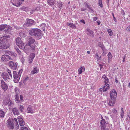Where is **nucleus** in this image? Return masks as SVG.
<instances>
[{"label":"nucleus","instance_id":"nucleus-1","mask_svg":"<svg viewBox=\"0 0 130 130\" xmlns=\"http://www.w3.org/2000/svg\"><path fill=\"white\" fill-rule=\"evenodd\" d=\"M9 38L8 36H3L0 38V49H7L10 46V44L7 43V39Z\"/></svg>","mask_w":130,"mask_h":130},{"label":"nucleus","instance_id":"nucleus-2","mask_svg":"<svg viewBox=\"0 0 130 130\" xmlns=\"http://www.w3.org/2000/svg\"><path fill=\"white\" fill-rule=\"evenodd\" d=\"M41 31L38 29H33L29 30V32L30 35L35 36L37 39L39 40L41 38L42 36Z\"/></svg>","mask_w":130,"mask_h":130},{"label":"nucleus","instance_id":"nucleus-3","mask_svg":"<svg viewBox=\"0 0 130 130\" xmlns=\"http://www.w3.org/2000/svg\"><path fill=\"white\" fill-rule=\"evenodd\" d=\"M23 71V69H21L18 72L15 71H14L13 72V76L14 78L13 80L14 83H18Z\"/></svg>","mask_w":130,"mask_h":130},{"label":"nucleus","instance_id":"nucleus-4","mask_svg":"<svg viewBox=\"0 0 130 130\" xmlns=\"http://www.w3.org/2000/svg\"><path fill=\"white\" fill-rule=\"evenodd\" d=\"M27 41L28 43V45L31 49L34 50L35 47L34 44H32L35 42V40L32 37L29 36L28 37Z\"/></svg>","mask_w":130,"mask_h":130},{"label":"nucleus","instance_id":"nucleus-5","mask_svg":"<svg viewBox=\"0 0 130 130\" xmlns=\"http://www.w3.org/2000/svg\"><path fill=\"white\" fill-rule=\"evenodd\" d=\"M15 43L16 45L20 48L23 49L24 44L21 40V38L18 37L15 39Z\"/></svg>","mask_w":130,"mask_h":130},{"label":"nucleus","instance_id":"nucleus-6","mask_svg":"<svg viewBox=\"0 0 130 130\" xmlns=\"http://www.w3.org/2000/svg\"><path fill=\"white\" fill-rule=\"evenodd\" d=\"M23 1V0H11L10 2L13 5L18 7L22 4Z\"/></svg>","mask_w":130,"mask_h":130},{"label":"nucleus","instance_id":"nucleus-7","mask_svg":"<svg viewBox=\"0 0 130 130\" xmlns=\"http://www.w3.org/2000/svg\"><path fill=\"white\" fill-rule=\"evenodd\" d=\"M8 65L10 68L13 70H15L17 68L16 64L13 61H9L8 62Z\"/></svg>","mask_w":130,"mask_h":130},{"label":"nucleus","instance_id":"nucleus-8","mask_svg":"<svg viewBox=\"0 0 130 130\" xmlns=\"http://www.w3.org/2000/svg\"><path fill=\"white\" fill-rule=\"evenodd\" d=\"M7 126L9 128L13 129L14 128V123L10 119H8L7 121Z\"/></svg>","mask_w":130,"mask_h":130},{"label":"nucleus","instance_id":"nucleus-9","mask_svg":"<svg viewBox=\"0 0 130 130\" xmlns=\"http://www.w3.org/2000/svg\"><path fill=\"white\" fill-rule=\"evenodd\" d=\"M1 84L2 88L4 91H5L7 89L8 86L4 82V80L2 79L1 80Z\"/></svg>","mask_w":130,"mask_h":130},{"label":"nucleus","instance_id":"nucleus-10","mask_svg":"<svg viewBox=\"0 0 130 130\" xmlns=\"http://www.w3.org/2000/svg\"><path fill=\"white\" fill-rule=\"evenodd\" d=\"M117 95V93L114 89L112 90L110 92V99H115Z\"/></svg>","mask_w":130,"mask_h":130},{"label":"nucleus","instance_id":"nucleus-11","mask_svg":"<svg viewBox=\"0 0 130 130\" xmlns=\"http://www.w3.org/2000/svg\"><path fill=\"white\" fill-rule=\"evenodd\" d=\"M34 21L33 20L29 19H26V22L25 24L24 25L25 26L26 25L27 26H30L34 24Z\"/></svg>","mask_w":130,"mask_h":130},{"label":"nucleus","instance_id":"nucleus-12","mask_svg":"<svg viewBox=\"0 0 130 130\" xmlns=\"http://www.w3.org/2000/svg\"><path fill=\"white\" fill-rule=\"evenodd\" d=\"M1 77L5 80L10 79V78L8 73L5 72H3L1 75Z\"/></svg>","mask_w":130,"mask_h":130},{"label":"nucleus","instance_id":"nucleus-13","mask_svg":"<svg viewBox=\"0 0 130 130\" xmlns=\"http://www.w3.org/2000/svg\"><path fill=\"white\" fill-rule=\"evenodd\" d=\"M11 59V58L10 56L6 55H3L1 57L2 60L3 61H6Z\"/></svg>","mask_w":130,"mask_h":130},{"label":"nucleus","instance_id":"nucleus-14","mask_svg":"<svg viewBox=\"0 0 130 130\" xmlns=\"http://www.w3.org/2000/svg\"><path fill=\"white\" fill-rule=\"evenodd\" d=\"M35 56V54L34 53H31L29 56L28 59V62L29 64L31 63Z\"/></svg>","mask_w":130,"mask_h":130},{"label":"nucleus","instance_id":"nucleus-15","mask_svg":"<svg viewBox=\"0 0 130 130\" xmlns=\"http://www.w3.org/2000/svg\"><path fill=\"white\" fill-rule=\"evenodd\" d=\"M12 28L11 27H10L9 25H0V31H2L5 28Z\"/></svg>","mask_w":130,"mask_h":130},{"label":"nucleus","instance_id":"nucleus-16","mask_svg":"<svg viewBox=\"0 0 130 130\" xmlns=\"http://www.w3.org/2000/svg\"><path fill=\"white\" fill-rule=\"evenodd\" d=\"M29 47H30L29 45H26L23 47L24 50L26 53H28L30 50Z\"/></svg>","mask_w":130,"mask_h":130},{"label":"nucleus","instance_id":"nucleus-17","mask_svg":"<svg viewBox=\"0 0 130 130\" xmlns=\"http://www.w3.org/2000/svg\"><path fill=\"white\" fill-rule=\"evenodd\" d=\"M26 111L28 113H34V111L32 109L30 105L28 106Z\"/></svg>","mask_w":130,"mask_h":130},{"label":"nucleus","instance_id":"nucleus-18","mask_svg":"<svg viewBox=\"0 0 130 130\" xmlns=\"http://www.w3.org/2000/svg\"><path fill=\"white\" fill-rule=\"evenodd\" d=\"M12 111L15 115H19L18 110L16 108H13L12 109Z\"/></svg>","mask_w":130,"mask_h":130},{"label":"nucleus","instance_id":"nucleus-19","mask_svg":"<svg viewBox=\"0 0 130 130\" xmlns=\"http://www.w3.org/2000/svg\"><path fill=\"white\" fill-rule=\"evenodd\" d=\"M18 119L19 120V124L20 125L23 126L25 125V122L22 118H19Z\"/></svg>","mask_w":130,"mask_h":130},{"label":"nucleus","instance_id":"nucleus-20","mask_svg":"<svg viewBox=\"0 0 130 130\" xmlns=\"http://www.w3.org/2000/svg\"><path fill=\"white\" fill-rule=\"evenodd\" d=\"M109 88V84H105V86L103 88V91L104 92L107 91V89Z\"/></svg>","mask_w":130,"mask_h":130},{"label":"nucleus","instance_id":"nucleus-21","mask_svg":"<svg viewBox=\"0 0 130 130\" xmlns=\"http://www.w3.org/2000/svg\"><path fill=\"white\" fill-rule=\"evenodd\" d=\"M115 99H111L109 101V103H108L109 105L110 106H113V105L115 103Z\"/></svg>","mask_w":130,"mask_h":130},{"label":"nucleus","instance_id":"nucleus-22","mask_svg":"<svg viewBox=\"0 0 130 130\" xmlns=\"http://www.w3.org/2000/svg\"><path fill=\"white\" fill-rule=\"evenodd\" d=\"M85 71V68L84 66H81L80 68H79L78 70V74H80L82 72Z\"/></svg>","mask_w":130,"mask_h":130},{"label":"nucleus","instance_id":"nucleus-23","mask_svg":"<svg viewBox=\"0 0 130 130\" xmlns=\"http://www.w3.org/2000/svg\"><path fill=\"white\" fill-rule=\"evenodd\" d=\"M87 34L88 35H91L93 36L94 32L92 30H90L89 29H87Z\"/></svg>","mask_w":130,"mask_h":130},{"label":"nucleus","instance_id":"nucleus-24","mask_svg":"<svg viewBox=\"0 0 130 130\" xmlns=\"http://www.w3.org/2000/svg\"><path fill=\"white\" fill-rule=\"evenodd\" d=\"M38 72V69L37 67L34 68L33 70L31 72V73L34 74H35L37 73Z\"/></svg>","mask_w":130,"mask_h":130},{"label":"nucleus","instance_id":"nucleus-25","mask_svg":"<svg viewBox=\"0 0 130 130\" xmlns=\"http://www.w3.org/2000/svg\"><path fill=\"white\" fill-rule=\"evenodd\" d=\"M102 78L105 80L104 82L105 84H107L109 82L108 78L105 75L103 76Z\"/></svg>","mask_w":130,"mask_h":130},{"label":"nucleus","instance_id":"nucleus-26","mask_svg":"<svg viewBox=\"0 0 130 130\" xmlns=\"http://www.w3.org/2000/svg\"><path fill=\"white\" fill-rule=\"evenodd\" d=\"M4 103H5V104L6 105H8L9 104L10 100L8 98H5L4 100Z\"/></svg>","mask_w":130,"mask_h":130},{"label":"nucleus","instance_id":"nucleus-27","mask_svg":"<svg viewBox=\"0 0 130 130\" xmlns=\"http://www.w3.org/2000/svg\"><path fill=\"white\" fill-rule=\"evenodd\" d=\"M47 2L50 5H53L54 4V0H48Z\"/></svg>","mask_w":130,"mask_h":130},{"label":"nucleus","instance_id":"nucleus-28","mask_svg":"<svg viewBox=\"0 0 130 130\" xmlns=\"http://www.w3.org/2000/svg\"><path fill=\"white\" fill-rule=\"evenodd\" d=\"M67 25L71 27H72L73 28H75L76 27L74 24H73L72 23H68Z\"/></svg>","mask_w":130,"mask_h":130},{"label":"nucleus","instance_id":"nucleus-29","mask_svg":"<svg viewBox=\"0 0 130 130\" xmlns=\"http://www.w3.org/2000/svg\"><path fill=\"white\" fill-rule=\"evenodd\" d=\"M5 115V113L2 110H0V117L3 118L4 117Z\"/></svg>","mask_w":130,"mask_h":130},{"label":"nucleus","instance_id":"nucleus-30","mask_svg":"<svg viewBox=\"0 0 130 130\" xmlns=\"http://www.w3.org/2000/svg\"><path fill=\"white\" fill-rule=\"evenodd\" d=\"M107 56L108 57V60L109 61L111 60L112 57L111 53L110 52H109L107 55Z\"/></svg>","mask_w":130,"mask_h":130},{"label":"nucleus","instance_id":"nucleus-31","mask_svg":"<svg viewBox=\"0 0 130 130\" xmlns=\"http://www.w3.org/2000/svg\"><path fill=\"white\" fill-rule=\"evenodd\" d=\"M7 72L8 73L9 76L10 77L11 79L12 78V75L11 74V71L9 69H7Z\"/></svg>","mask_w":130,"mask_h":130},{"label":"nucleus","instance_id":"nucleus-32","mask_svg":"<svg viewBox=\"0 0 130 130\" xmlns=\"http://www.w3.org/2000/svg\"><path fill=\"white\" fill-rule=\"evenodd\" d=\"M46 27V25L44 24H41L40 26L41 28L44 31H45V27Z\"/></svg>","mask_w":130,"mask_h":130},{"label":"nucleus","instance_id":"nucleus-33","mask_svg":"<svg viewBox=\"0 0 130 130\" xmlns=\"http://www.w3.org/2000/svg\"><path fill=\"white\" fill-rule=\"evenodd\" d=\"M62 4L61 2L58 3L57 7L60 10L62 6Z\"/></svg>","mask_w":130,"mask_h":130},{"label":"nucleus","instance_id":"nucleus-34","mask_svg":"<svg viewBox=\"0 0 130 130\" xmlns=\"http://www.w3.org/2000/svg\"><path fill=\"white\" fill-rule=\"evenodd\" d=\"M107 31L110 36H111L113 35V32L111 29H108L107 30Z\"/></svg>","mask_w":130,"mask_h":130},{"label":"nucleus","instance_id":"nucleus-35","mask_svg":"<svg viewBox=\"0 0 130 130\" xmlns=\"http://www.w3.org/2000/svg\"><path fill=\"white\" fill-rule=\"evenodd\" d=\"M106 123L105 119H102V120L101 121V125H105V124Z\"/></svg>","mask_w":130,"mask_h":130},{"label":"nucleus","instance_id":"nucleus-36","mask_svg":"<svg viewBox=\"0 0 130 130\" xmlns=\"http://www.w3.org/2000/svg\"><path fill=\"white\" fill-rule=\"evenodd\" d=\"M24 108L23 105H20L19 108V110L21 112H23Z\"/></svg>","mask_w":130,"mask_h":130},{"label":"nucleus","instance_id":"nucleus-37","mask_svg":"<svg viewBox=\"0 0 130 130\" xmlns=\"http://www.w3.org/2000/svg\"><path fill=\"white\" fill-rule=\"evenodd\" d=\"M121 118H122L124 115V113L123 111V108H122L121 109Z\"/></svg>","mask_w":130,"mask_h":130},{"label":"nucleus","instance_id":"nucleus-38","mask_svg":"<svg viewBox=\"0 0 130 130\" xmlns=\"http://www.w3.org/2000/svg\"><path fill=\"white\" fill-rule=\"evenodd\" d=\"M15 100L17 101L18 103H19L20 102V101L19 100V97L17 95H15Z\"/></svg>","mask_w":130,"mask_h":130},{"label":"nucleus","instance_id":"nucleus-39","mask_svg":"<svg viewBox=\"0 0 130 130\" xmlns=\"http://www.w3.org/2000/svg\"><path fill=\"white\" fill-rule=\"evenodd\" d=\"M99 5L101 7H103V5L102 4V0H99Z\"/></svg>","mask_w":130,"mask_h":130},{"label":"nucleus","instance_id":"nucleus-40","mask_svg":"<svg viewBox=\"0 0 130 130\" xmlns=\"http://www.w3.org/2000/svg\"><path fill=\"white\" fill-rule=\"evenodd\" d=\"M101 130H106L105 129V125H101Z\"/></svg>","mask_w":130,"mask_h":130},{"label":"nucleus","instance_id":"nucleus-41","mask_svg":"<svg viewBox=\"0 0 130 130\" xmlns=\"http://www.w3.org/2000/svg\"><path fill=\"white\" fill-rule=\"evenodd\" d=\"M11 28H7V29H5L3 31V32H5L6 33H7L9 32V30L11 29Z\"/></svg>","mask_w":130,"mask_h":130},{"label":"nucleus","instance_id":"nucleus-42","mask_svg":"<svg viewBox=\"0 0 130 130\" xmlns=\"http://www.w3.org/2000/svg\"><path fill=\"white\" fill-rule=\"evenodd\" d=\"M10 55L14 57H16L17 56V54L16 53H14L12 52H11Z\"/></svg>","mask_w":130,"mask_h":130},{"label":"nucleus","instance_id":"nucleus-43","mask_svg":"<svg viewBox=\"0 0 130 130\" xmlns=\"http://www.w3.org/2000/svg\"><path fill=\"white\" fill-rule=\"evenodd\" d=\"M117 110L115 108L113 109L112 110V112L114 113H117Z\"/></svg>","mask_w":130,"mask_h":130},{"label":"nucleus","instance_id":"nucleus-44","mask_svg":"<svg viewBox=\"0 0 130 130\" xmlns=\"http://www.w3.org/2000/svg\"><path fill=\"white\" fill-rule=\"evenodd\" d=\"M22 10H23V11H26L27 9V8L25 7H22Z\"/></svg>","mask_w":130,"mask_h":130},{"label":"nucleus","instance_id":"nucleus-45","mask_svg":"<svg viewBox=\"0 0 130 130\" xmlns=\"http://www.w3.org/2000/svg\"><path fill=\"white\" fill-rule=\"evenodd\" d=\"M20 99L21 101H23L24 100L23 99V96L22 95H20Z\"/></svg>","mask_w":130,"mask_h":130},{"label":"nucleus","instance_id":"nucleus-46","mask_svg":"<svg viewBox=\"0 0 130 130\" xmlns=\"http://www.w3.org/2000/svg\"><path fill=\"white\" fill-rule=\"evenodd\" d=\"M12 52L9 51H7L5 52V53L8 54L10 55L11 53Z\"/></svg>","mask_w":130,"mask_h":130},{"label":"nucleus","instance_id":"nucleus-47","mask_svg":"<svg viewBox=\"0 0 130 130\" xmlns=\"http://www.w3.org/2000/svg\"><path fill=\"white\" fill-rule=\"evenodd\" d=\"M16 49V50L17 51V52L18 53V54H20L21 53V52L20 51L19 49L18 48H15Z\"/></svg>","mask_w":130,"mask_h":130},{"label":"nucleus","instance_id":"nucleus-48","mask_svg":"<svg viewBox=\"0 0 130 130\" xmlns=\"http://www.w3.org/2000/svg\"><path fill=\"white\" fill-rule=\"evenodd\" d=\"M13 121H15L16 122L15 123H16V125L18 126V124L17 122V119L16 118H14V119H13Z\"/></svg>","mask_w":130,"mask_h":130},{"label":"nucleus","instance_id":"nucleus-49","mask_svg":"<svg viewBox=\"0 0 130 130\" xmlns=\"http://www.w3.org/2000/svg\"><path fill=\"white\" fill-rule=\"evenodd\" d=\"M126 30L127 31H130V25H129L127 28Z\"/></svg>","mask_w":130,"mask_h":130},{"label":"nucleus","instance_id":"nucleus-50","mask_svg":"<svg viewBox=\"0 0 130 130\" xmlns=\"http://www.w3.org/2000/svg\"><path fill=\"white\" fill-rule=\"evenodd\" d=\"M29 78V77H26V78H25V79L24 81V82H25L26 81L28 80Z\"/></svg>","mask_w":130,"mask_h":130},{"label":"nucleus","instance_id":"nucleus-51","mask_svg":"<svg viewBox=\"0 0 130 130\" xmlns=\"http://www.w3.org/2000/svg\"><path fill=\"white\" fill-rule=\"evenodd\" d=\"M97 18L96 17H94L93 18V20L94 21H95L97 20Z\"/></svg>","mask_w":130,"mask_h":130},{"label":"nucleus","instance_id":"nucleus-52","mask_svg":"<svg viewBox=\"0 0 130 130\" xmlns=\"http://www.w3.org/2000/svg\"><path fill=\"white\" fill-rule=\"evenodd\" d=\"M99 56L98 55V54L97 53H96V54L95 56V58H96L97 59H98V58L99 57Z\"/></svg>","mask_w":130,"mask_h":130},{"label":"nucleus","instance_id":"nucleus-53","mask_svg":"<svg viewBox=\"0 0 130 130\" xmlns=\"http://www.w3.org/2000/svg\"><path fill=\"white\" fill-rule=\"evenodd\" d=\"M86 9L85 8H82L81 9V10L82 11H84Z\"/></svg>","mask_w":130,"mask_h":130},{"label":"nucleus","instance_id":"nucleus-54","mask_svg":"<svg viewBox=\"0 0 130 130\" xmlns=\"http://www.w3.org/2000/svg\"><path fill=\"white\" fill-rule=\"evenodd\" d=\"M80 21L81 22L83 23L84 24H85V22L84 20H80Z\"/></svg>","mask_w":130,"mask_h":130},{"label":"nucleus","instance_id":"nucleus-55","mask_svg":"<svg viewBox=\"0 0 130 130\" xmlns=\"http://www.w3.org/2000/svg\"><path fill=\"white\" fill-rule=\"evenodd\" d=\"M126 121H128L130 120V117H127L126 118Z\"/></svg>","mask_w":130,"mask_h":130},{"label":"nucleus","instance_id":"nucleus-56","mask_svg":"<svg viewBox=\"0 0 130 130\" xmlns=\"http://www.w3.org/2000/svg\"><path fill=\"white\" fill-rule=\"evenodd\" d=\"M100 46L101 47V48H102V50H104L105 48L104 47V46L103 45H101V46Z\"/></svg>","mask_w":130,"mask_h":130},{"label":"nucleus","instance_id":"nucleus-57","mask_svg":"<svg viewBox=\"0 0 130 130\" xmlns=\"http://www.w3.org/2000/svg\"><path fill=\"white\" fill-rule=\"evenodd\" d=\"M12 104V103L11 102H10L9 104H8V106H10L11 105V104Z\"/></svg>","mask_w":130,"mask_h":130},{"label":"nucleus","instance_id":"nucleus-58","mask_svg":"<svg viewBox=\"0 0 130 130\" xmlns=\"http://www.w3.org/2000/svg\"><path fill=\"white\" fill-rule=\"evenodd\" d=\"M127 117H130V112H129L127 113Z\"/></svg>","mask_w":130,"mask_h":130},{"label":"nucleus","instance_id":"nucleus-59","mask_svg":"<svg viewBox=\"0 0 130 130\" xmlns=\"http://www.w3.org/2000/svg\"><path fill=\"white\" fill-rule=\"evenodd\" d=\"M101 59V56H100L99 57L98 59V60H100Z\"/></svg>","mask_w":130,"mask_h":130},{"label":"nucleus","instance_id":"nucleus-60","mask_svg":"<svg viewBox=\"0 0 130 130\" xmlns=\"http://www.w3.org/2000/svg\"><path fill=\"white\" fill-rule=\"evenodd\" d=\"M103 91V88L102 89L101 88H100L99 90V91L101 92H102V91Z\"/></svg>","mask_w":130,"mask_h":130},{"label":"nucleus","instance_id":"nucleus-61","mask_svg":"<svg viewBox=\"0 0 130 130\" xmlns=\"http://www.w3.org/2000/svg\"><path fill=\"white\" fill-rule=\"evenodd\" d=\"M113 20L115 21L116 22L117 21V20H116L115 18L114 17V15H113Z\"/></svg>","mask_w":130,"mask_h":130},{"label":"nucleus","instance_id":"nucleus-62","mask_svg":"<svg viewBox=\"0 0 130 130\" xmlns=\"http://www.w3.org/2000/svg\"><path fill=\"white\" fill-rule=\"evenodd\" d=\"M97 23H98V25H99L100 24V22L99 21H97Z\"/></svg>","mask_w":130,"mask_h":130},{"label":"nucleus","instance_id":"nucleus-63","mask_svg":"<svg viewBox=\"0 0 130 130\" xmlns=\"http://www.w3.org/2000/svg\"><path fill=\"white\" fill-rule=\"evenodd\" d=\"M115 81L116 82V83H118V81L117 78H116Z\"/></svg>","mask_w":130,"mask_h":130},{"label":"nucleus","instance_id":"nucleus-64","mask_svg":"<svg viewBox=\"0 0 130 130\" xmlns=\"http://www.w3.org/2000/svg\"><path fill=\"white\" fill-rule=\"evenodd\" d=\"M87 53L88 54H90V51H87Z\"/></svg>","mask_w":130,"mask_h":130}]
</instances>
